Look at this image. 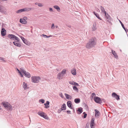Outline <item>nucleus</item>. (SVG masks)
<instances>
[{"label":"nucleus","mask_w":128,"mask_h":128,"mask_svg":"<svg viewBox=\"0 0 128 128\" xmlns=\"http://www.w3.org/2000/svg\"><path fill=\"white\" fill-rule=\"evenodd\" d=\"M105 16L106 18V20L107 22V23L109 24L110 25H112V23L111 22L112 20V19L111 18L110 16L108 14H105Z\"/></svg>","instance_id":"nucleus-6"},{"label":"nucleus","mask_w":128,"mask_h":128,"mask_svg":"<svg viewBox=\"0 0 128 128\" xmlns=\"http://www.w3.org/2000/svg\"><path fill=\"white\" fill-rule=\"evenodd\" d=\"M100 8L101 9L102 12L103 13H104V14H106V11H105V10L104 8L102 6H100Z\"/></svg>","instance_id":"nucleus-27"},{"label":"nucleus","mask_w":128,"mask_h":128,"mask_svg":"<svg viewBox=\"0 0 128 128\" xmlns=\"http://www.w3.org/2000/svg\"><path fill=\"white\" fill-rule=\"evenodd\" d=\"M96 44L95 39L92 38L87 43L86 47L88 48H90L94 46Z\"/></svg>","instance_id":"nucleus-1"},{"label":"nucleus","mask_w":128,"mask_h":128,"mask_svg":"<svg viewBox=\"0 0 128 128\" xmlns=\"http://www.w3.org/2000/svg\"><path fill=\"white\" fill-rule=\"evenodd\" d=\"M38 3H35V4H36V5H38Z\"/></svg>","instance_id":"nucleus-52"},{"label":"nucleus","mask_w":128,"mask_h":128,"mask_svg":"<svg viewBox=\"0 0 128 128\" xmlns=\"http://www.w3.org/2000/svg\"><path fill=\"white\" fill-rule=\"evenodd\" d=\"M31 8H26L22 9V12H28L30 11Z\"/></svg>","instance_id":"nucleus-17"},{"label":"nucleus","mask_w":128,"mask_h":128,"mask_svg":"<svg viewBox=\"0 0 128 128\" xmlns=\"http://www.w3.org/2000/svg\"><path fill=\"white\" fill-rule=\"evenodd\" d=\"M74 85H75V86H79L78 84L75 82H74Z\"/></svg>","instance_id":"nucleus-45"},{"label":"nucleus","mask_w":128,"mask_h":128,"mask_svg":"<svg viewBox=\"0 0 128 128\" xmlns=\"http://www.w3.org/2000/svg\"><path fill=\"white\" fill-rule=\"evenodd\" d=\"M42 36L44 38H48V36L44 34H42Z\"/></svg>","instance_id":"nucleus-43"},{"label":"nucleus","mask_w":128,"mask_h":128,"mask_svg":"<svg viewBox=\"0 0 128 128\" xmlns=\"http://www.w3.org/2000/svg\"><path fill=\"white\" fill-rule=\"evenodd\" d=\"M55 27H56V28H58V26H57V25H56V26H55Z\"/></svg>","instance_id":"nucleus-54"},{"label":"nucleus","mask_w":128,"mask_h":128,"mask_svg":"<svg viewBox=\"0 0 128 128\" xmlns=\"http://www.w3.org/2000/svg\"><path fill=\"white\" fill-rule=\"evenodd\" d=\"M49 10L50 12H52V8H50Z\"/></svg>","instance_id":"nucleus-48"},{"label":"nucleus","mask_w":128,"mask_h":128,"mask_svg":"<svg viewBox=\"0 0 128 128\" xmlns=\"http://www.w3.org/2000/svg\"><path fill=\"white\" fill-rule=\"evenodd\" d=\"M96 29V24L94 22L93 24V27L92 28V30L93 31L95 30Z\"/></svg>","instance_id":"nucleus-22"},{"label":"nucleus","mask_w":128,"mask_h":128,"mask_svg":"<svg viewBox=\"0 0 128 128\" xmlns=\"http://www.w3.org/2000/svg\"><path fill=\"white\" fill-rule=\"evenodd\" d=\"M112 54L114 56L115 58H118V56L115 52L112 50Z\"/></svg>","instance_id":"nucleus-28"},{"label":"nucleus","mask_w":128,"mask_h":128,"mask_svg":"<svg viewBox=\"0 0 128 128\" xmlns=\"http://www.w3.org/2000/svg\"><path fill=\"white\" fill-rule=\"evenodd\" d=\"M94 118H92L90 122V126L91 128H94V126L95 125L94 123Z\"/></svg>","instance_id":"nucleus-10"},{"label":"nucleus","mask_w":128,"mask_h":128,"mask_svg":"<svg viewBox=\"0 0 128 128\" xmlns=\"http://www.w3.org/2000/svg\"><path fill=\"white\" fill-rule=\"evenodd\" d=\"M0 12L5 14H7V10L6 8L3 6H0Z\"/></svg>","instance_id":"nucleus-9"},{"label":"nucleus","mask_w":128,"mask_h":128,"mask_svg":"<svg viewBox=\"0 0 128 128\" xmlns=\"http://www.w3.org/2000/svg\"><path fill=\"white\" fill-rule=\"evenodd\" d=\"M38 5L40 7H42L43 6V4L40 3H38Z\"/></svg>","instance_id":"nucleus-41"},{"label":"nucleus","mask_w":128,"mask_h":128,"mask_svg":"<svg viewBox=\"0 0 128 128\" xmlns=\"http://www.w3.org/2000/svg\"><path fill=\"white\" fill-rule=\"evenodd\" d=\"M39 102H42V104H43L44 102V100L42 99H40L39 100Z\"/></svg>","instance_id":"nucleus-37"},{"label":"nucleus","mask_w":128,"mask_h":128,"mask_svg":"<svg viewBox=\"0 0 128 128\" xmlns=\"http://www.w3.org/2000/svg\"><path fill=\"white\" fill-rule=\"evenodd\" d=\"M31 79L32 82L38 83L39 82L41 78L39 76H33L32 77Z\"/></svg>","instance_id":"nucleus-4"},{"label":"nucleus","mask_w":128,"mask_h":128,"mask_svg":"<svg viewBox=\"0 0 128 128\" xmlns=\"http://www.w3.org/2000/svg\"><path fill=\"white\" fill-rule=\"evenodd\" d=\"M16 40V41L18 42H19L20 41L19 39L17 37L15 36V37H14V40Z\"/></svg>","instance_id":"nucleus-34"},{"label":"nucleus","mask_w":128,"mask_h":128,"mask_svg":"<svg viewBox=\"0 0 128 128\" xmlns=\"http://www.w3.org/2000/svg\"><path fill=\"white\" fill-rule=\"evenodd\" d=\"M2 0L4 1H6L7 0Z\"/></svg>","instance_id":"nucleus-55"},{"label":"nucleus","mask_w":128,"mask_h":128,"mask_svg":"<svg viewBox=\"0 0 128 128\" xmlns=\"http://www.w3.org/2000/svg\"><path fill=\"white\" fill-rule=\"evenodd\" d=\"M28 19L27 17L26 16H24L23 18H20V22L21 24H26L27 22L26 21Z\"/></svg>","instance_id":"nucleus-7"},{"label":"nucleus","mask_w":128,"mask_h":128,"mask_svg":"<svg viewBox=\"0 0 128 128\" xmlns=\"http://www.w3.org/2000/svg\"><path fill=\"white\" fill-rule=\"evenodd\" d=\"M55 27V26H54V24H52V26L51 27L52 29H54V28Z\"/></svg>","instance_id":"nucleus-38"},{"label":"nucleus","mask_w":128,"mask_h":128,"mask_svg":"<svg viewBox=\"0 0 128 128\" xmlns=\"http://www.w3.org/2000/svg\"><path fill=\"white\" fill-rule=\"evenodd\" d=\"M61 109L62 110H65L66 109V105L65 104H64L62 105Z\"/></svg>","instance_id":"nucleus-26"},{"label":"nucleus","mask_w":128,"mask_h":128,"mask_svg":"<svg viewBox=\"0 0 128 128\" xmlns=\"http://www.w3.org/2000/svg\"><path fill=\"white\" fill-rule=\"evenodd\" d=\"M6 30H3L2 29L1 31V34L2 35V36H4L6 35Z\"/></svg>","instance_id":"nucleus-25"},{"label":"nucleus","mask_w":128,"mask_h":128,"mask_svg":"<svg viewBox=\"0 0 128 128\" xmlns=\"http://www.w3.org/2000/svg\"><path fill=\"white\" fill-rule=\"evenodd\" d=\"M38 115L48 120L49 119V118L47 116L46 114L43 112H38Z\"/></svg>","instance_id":"nucleus-5"},{"label":"nucleus","mask_w":128,"mask_h":128,"mask_svg":"<svg viewBox=\"0 0 128 128\" xmlns=\"http://www.w3.org/2000/svg\"><path fill=\"white\" fill-rule=\"evenodd\" d=\"M52 35H51L49 36H48V38H50V37H52Z\"/></svg>","instance_id":"nucleus-50"},{"label":"nucleus","mask_w":128,"mask_h":128,"mask_svg":"<svg viewBox=\"0 0 128 128\" xmlns=\"http://www.w3.org/2000/svg\"><path fill=\"white\" fill-rule=\"evenodd\" d=\"M23 42L26 44L27 45H28V42L25 39L23 41Z\"/></svg>","instance_id":"nucleus-35"},{"label":"nucleus","mask_w":128,"mask_h":128,"mask_svg":"<svg viewBox=\"0 0 128 128\" xmlns=\"http://www.w3.org/2000/svg\"><path fill=\"white\" fill-rule=\"evenodd\" d=\"M94 100L96 103H100L101 102V99L98 97L96 96L94 98Z\"/></svg>","instance_id":"nucleus-11"},{"label":"nucleus","mask_w":128,"mask_h":128,"mask_svg":"<svg viewBox=\"0 0 128 128\" xmlns=\"http://www.w3.org/2000/svg\"><path fill=\"white\" fill-rule=\"evenodd\" d=\"M95 114L96 117L98 118L100 115V113L97 110H95Z\"/></svg>","instance_id":"nucleus-15"},{"label":"nucleus","mask_w":128,"mask_h":128,"mask_svg":"<svg viewBox=\"0 0 128 128\" xmlns=\"http://www.w3.org/2000/svg\"><path fill=\"white\" fill-rule=\"evenodd\" d=\"M66 70L65 69H63L61 72L58 74L57 75V78L59 80L62 79L66 74Z\"/></svg>","instance_id":"nucleus-3"},{"label":"nucleus","mask_w":128,"mask_h":128,"mask_svg":"<svg viewBox=\"0 0 128 128\" xmlns=\"http://www.w3.org/2000/svg\"><path fill=\"white\" fill-rule=\"evenodd\" d=\"M15 36L14 34H10L8 35V37L10 39L13 40H14V37Z\"/></svg>","instance_id":"nucleus-19"},{"label":"nucleus","mask_w":128,"mask_h":128,"mask_svg":"<svg viewBox=\"0 0 128 128\" xmlns=\"http://www.w3.org/2000/svg\"><path fill=\"white\" fill-rule=\"evenodd\" d=\"M59 95H60V96L62 98H63V96L62 93H60Z\"/></svg>","instance_id":"nucleus-44"},{"label":"nucleus","mask_w":128,"mask_h":128,"mask_svg":"<svg viewBox=\"0 0 128 128\" xmlns=\"http://www.w3.org/2000/svg\"><path fill=\"white\" fill-rule=\"evenodd\" d=\"M74 102L76 103H79L80 101V98H75L74 100Z\"/></svg>","instance_id":"nucleus-29"},{"label":"nucleus","mask_w":128,"mask_h":128,"mask_svg":"<svg viewBox=\"0 0 128 128\" xmlns=\"http://www.w3.org/2000/svg\"><path fill=\"white\" fill-rule=\"evenodd\" d=\"M22 12V9L19 10H17L16 12L17 13H20Z\"/></svg>","instance_id":"nucleus-32"},{"label":"nucleus","mask_w":128,"mask_h":128,"mask_svg":"<svg viewBox=\"0 0 128 128\" xmlns=\"http://www.w3.org/2000/svg\"><path fill=\"white\" fill-rule=\"evenodd\" d=\"M84 113H85V112H84L83 113V114H84Z\"/></svg>","instance_id":"nucleus-56"},{"label":"nucleus","mask_w":128,"mask_h":128,"mask_svg":"<svg viewBox=\"0 0 128 128\" xmlns=\"http://www.w3.org/2000/svg\"><path fill=\"white\" fill-rule=\"evenodd\" d=\"M24 69L22 68H20V70H19L18 68H16V70L18 72L19 74L20 75L21 77H23V75L22 74V73L21 71V69Z\"/></svg>","instance_id":"nucleus-13"},{"label":"nucleus","mask_w":128,"mask_h":128,"mask_svg":"<svg viewBox=\"0 0 128 128\" xmlns=\"http://www.w3.org/2000/svg\"><path fill=\"white\" fill-rule=\"evenodd\" d=\"M62 110H62V109L61 108L60 109H58V113H60Z\"/></svg>","instance_id":"nucleus-42"},{"label":"nucleus","mask_w":128,"mask_h":128,"mask_svg":"<svg viewBox=\"0 0 128 128\" xmlns=\"http://www.w3.org/2000/svg\"><path fill=\"white\" fill-rule=\"evenodd\" d=\"M22 86L24 90H26L28 89V86H27V83L24 82H23Z\"/></svg>","instance_id":"nucleus-14"},{"label":"nucleus","mask_w":128,"mask_h":128,"mask_svg":"<svg viewBox=\"0 0 128 128\" xmlns=\"http://www.w3.org/2000/svg\"><path fill=\"white\" fill-rule=\"evenodd\" d=\"M50 104V102L48 101H47L46 103H44V105L45 106V108H49L50 106L49 105Z\"/></svg>","instance_id":"nucleus-21"},{"label":"nucleus","mask_w":128,"mask_h":128,"mask_svg":"<svg viewBox=\"0 0 128 128\" xmlns=\"http://www.w3.org/2000/svg\"><path fill=\"white\" fill-rule=\"evenodd\" d=\"M54 7L58 11H60V9L59 7L57 6H54Z\"/></svg>","instance_id":"nucleus-30"},{"label":"nucleus","mask_w":128,"mask_h":128,"mask_svg":"<svg viewBox=\"0 0 128 128\" xmlns=\"http://www.w3.org/2000/svg\"><path fill=\"white\" fill-rule=\"evenodd\" d=\"M3 106L9 112L11 111L12 109V106L8 102H2Z\"/></svg>","instance_id":"nucleus-2"},{"label":"nucleus","mask_w":128,"mask_h":128,"mask_svg":"<svg viewBox=\"0 0 128 128\" xmlns=\"http://www.w3.org/2000/svg\"><path fill=\"white\" fill-rule=\"evenodd\" d=\"M82 112V108H80L77 110V112L78 114H81Z\"/></svg>","instance_id":"nucleus-18"},{"label":"nucleus","mask_w":128,"mask_h":128,"mask_svg":"<svg viewBox=\"0 0 128 128\" xmlns=\"http://www.w3.org/2000/svg\"><path fill=\"white\" fill-rule=\"evenodd\" d=\"M68 82L70 84L72 85H74L75 82L72 81H69Z\"/></svg>","instance_id":"nucleus-33"},{"label":"nucleus","mask_w":128,"mask_h":128,"mask_svg":"<svg viewBox=\"0 0 128 128\" xmlns=\"http://www.w3.org/2000/svg\"><path fill=\"white\" fill-rule=\"evenodd\" d=\"M119 22L121 24V25H122V24H123L122 22L120 20H119Z\"/></svg>","instance_id":"nucleus-51"},{"label":"nucleus","mask_w":128,"mask_h":128,"mask_svg":"<svg viewBox=\"0 0 128 128\" xmlns=\"http://www.w3.org/2000/svg\"><path fill=\"white\" fill-rule=\"evenodd\" d=\"M87 116V114H85L84 115V118H86Z\"/></svg>","instance_id":"nucleus-47"},{"label":"nucleus","mask_w":128,"mask_h":128,"mask_svg":"<svg viewBox=\"0 0 128 128\" xmlns=\"http://www.w3.org/2000/svg\"><path fill=\"white\" fill-rule=\"evenodd\" d=\"M72 74L74 75H75L76 74V69L74 68H73L71 71Z\"/></svg>","instance_id":"nucleus-20"},{"label":"nucleus","mask_w":128,"mask_h":128,"mask_svg":"<svg viewBox=\"0 0 128 128\" xmlns=\"http://www.w3.org/2000/svg\"><path fill=\"white\" fill-rule=\"evenodd\" d=\"M112 96L114 98H116L117 100H120V97L119 96L117 95L116 93L114 92H113L112 94Z\"/></svg>","instance_id":"nucleus-12"},{"label":"nucleus","mask_w":128,"mask_h":128,"mask_svg":"<svg viewBox=\"0 0 128 128\" xmlns=\"http://www.w3.org/2000/svg\"><path fill=\"white\" fill-rule=\"evenodd\" d=\"M66 112L68 114H70V110H67Z\"/></svg>","instance_id":"nucleus-49"},{"label":"nucleus","mask_w":128,"mask_h":128,"mask_svg":"<svg viewBox=\"0 0 128 128\" xmlns=\"http://www.w3.org/2000/svg\"><path fill=\"white\" fill-rule=\"evenodd\" d=\"M64 95L66 98L68 100H70L72 98V97L71 96L67 94H64Z\"/></svg>","instance_id":"nucleus-24"},{"label":"nucleus","mask_w":128,"mask_h":128,"mask_svg":"<svg viewBox=\"0 0 128 128\" xmlns=\"http://www.w3.org/2000/svg\"><path fill=\"white\" fill-rule=\"evenodd\" d=\"M21 70L22 73L26 77L28 78H30V77L31 76L30 73L27 72H26L24 69H21Z\"/></svg>","instance_id":"nucleus-8"},{"label":"nucleus","mask_w":128,"mask_h":128,"mask_svg":"<svg viewBox=\"0 0 128 128\" xmlns=\"http://www.w3.org/2000/svg\"><path fill=\"white\" fill-rule=\"evenodd\" d=\"M0 60H2V61H5V60H4V58H2V57H0Z\"/></svg>","instance_id":"nucleus-40"},{"label":"nucleus","mask_w":128,"mask_h":128,"mask_svg":"<svg viewBox=\"0 0 128 128\" xmlns=\"http://www.w3.org/2000/svg\"><path fill=\"white\" fill-rule=\"evenodd\" d=\"M73 89L75 90L78 91V88L75 86H74L73 87Z\"/></svg>","instance_id":"nucleus-36"},{"label":"nucleus","mask_w":128,"mask_h":128,"mask_svg":"<svg viewBox=\"0 0 128 128\" xmlns=\"http://www.w3.org/2000/svg\"><path fill=\"white\" fill-rule=\"evenodd\" d=\"M20 38L21 39H22V40L23 41L24 39H25L23 37H22V36H20Z\"/></svg>","instance_id":"nucleus-46"},{"label":"nucleus","mask_w":128,"mask_h":128,"mask_svg":"<svg viewBox=\"0 0 128 128\" xmlns=\"http://www.w3.org/2000/svg\"><path fill=\"white\" fill-rule=\"evenodd\" d=\"M96 96V94L94 93H92L91 95V97L92 98H93L94 97V96Z\"/></svg>","instance_id":"nucleus-39"},{"label":"nucleus","mask_w":128,"mask_h":128,"mask_svg":"<svg viewBox=\"0 0 128 128\" xmlns=\"http://www.w3.org/2000/svg\"><path fill=\"white\" fill-rule=\"evenodd\" d=\"M2 109V108H1V106H0V110H1Z\"/></svg>","instance_id":"nucleus-53"},{"label":"nucleus","mask_w":128,"mask_h":128,"mask_svg":"<svg viewBox=\"0 0 128 128\" xmlns=\"http://www.w3.org/2000/svg\"><path fill=\"white\" fill-rule=\"evenodd\" d=\"M13 44L15 46L18 47H20L21 46L20 44L17 41H15L13 42Z\"/></svg>","instance_id":"nucleus-16"},{"label":"nucleus","mask_w":128,"mask_h":128,"mask_svg":"<svg viewBox=\"0 0 128 128\" xmlns=\"http://www.w3.org/2000/svg\"><path fill=\"white\" fill-rule=\"evenodd\" d=\"M94 15H95V16L99 19L101 20L102 19L101 18H100L99 17V15L97 13H96L95 12H94Z\"/></svg>","instance_id":"nucleus-31"},{"label":"nucleus","mask_w":128,"mask_h":128,"mask_svg":"<svg viewBox=\"0 0 128 128\" xmlns=\"http://www.w3.org/2000/svg\"><path fill=\"white\" fill-rule=\"evenodd\" d=\"M67 105L70 108L72 109V103L71 101H68L67 102Z\"/></svg>","instance_id":"nucleus-23"}]
</instances>
